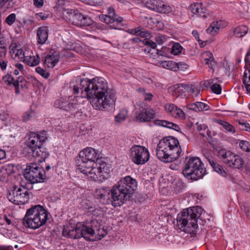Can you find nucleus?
<instances>
[{
    "instance_id": "f257e3e1",
    "label": "nucleus",
    "mask_w": 250,
    "mask_h": 250,
    "mask_svg": "<svg viewBox=\"0 0 250 250\" xmlns=\"http://www.w3.org/2000/svg\"><path fill=\"white\" fill-rule=\"evenodd\" d=\"M82 97L90 99V103L96 109H107L115 101V93L107 86V83L102 77H96L90 80L81 81Z\"/></svg>"
},
{
    "instance_id": "f03ea898",
    "label": "nucleus",
    "mask_w": 250,
    "mask_h": 250,
    "mask_svg": "<svg viewBox=\"0 0 250 250\" xmlns=\"http://www.w3.org/2000/svg\"><path fill=\"white\" fill-rule=\"evenodd\" d=\"M137 187L136 180L130 176L122 178L111 190L110 200L114 207H120L129 200Z\"/></svg>"
},
{
    "instance_id": "7ed1b4c3",
    "label": "nucleus",
    "mask_w": 250,
    "mask_h": 250,
    "mask_svg": "<svg viewBox=\"0 0 250 250\" xmlns=\"http://www.w3.org/2000/svg\"><path fill=\"white\" fill-rule=\"evenodd\" d=\"M181 152L178 140L172 136L163 138L160 141L156 148L157 158L165 163H170L177 159Z\"/></svg>"
},
{
    "instance_id": "20e7f679",
    "label": "nucleus",
    "mask_w": 250,
    "mask_h": 250,
    "mask_svg": "<svg viewBox=\"0 0 250 250\" xmlns=\"http://www.w3.org/2000/svg\"><path fill=\"white\" fill-rule=\"evenodd\" d=\"M29 136L24 151L37 159L38 162L44 161L49 155L46 148L42 146L47 139L46 131H43L40 134L31 132Z\"/></svg>"
},
{
    "instance_id": "39448f33",
    "label": "nucleus",
    "mask_w": 250,
    "mask_h": 250,
    "mask_svg": "<svg viewBox=\"0 0 250 250\" xmlns=\"http://www.w3.org/2000/svg\"><path fill=\"white\" fill-rule=\"evenodd\" d=\"M49 216L50 213L43 206L35 205L27 210L22 224L26 228L36 229L44 225Z\"/></svg>"
},
{
    "instance_id": "423d86ee",
    "label": "nucleus",
    "mask_w": 250,
    "mask_h": 250,
    "mask_svg": "<svg viewBox=\"0 0 250 250\" xmlns=\"http://www.w3.org/2000/svg\"><path fill=\"white\" fill-rule=\"evenodd\" d=\"M185 163L182 173L188 179L196 181L202 178L206 174V169L199 158L187 157L185 159Z\"/></svg>"
},
{
    "instance_id": "0eeeda50",
    "label": "nucleus",
    "mask_w": 250,
    "mask_h": 250,
    "mask_svg": "<svg viewBox=\"0 0 250 250\" xmlns=\"http://www.w3.org/2000/svg\"><path fill=\"white\" fill-rule=\"evenodd\" d=\"M24 178L31 184L42 183L46 179L44 169L35 163H30L24 170Z\"/></svg>"
},
{
    "instance_id": "6e6552de",
    "label": "nucleus",
    "mask_w": 250,
    "mask_h": 250,
    "mask_svg": "<svg viewBox=\"0 0 250 250\" xmlns=\"http://www.w3.org/2000/svg\"><path fill=\"white\" fill-rule=\"evenodd\" d=\"M129 152L130 159L136 165H144L149 159V151L144 146L134 145L130 148Z\"/></svg>"
},
{
    "instance_id": "1a4fd4ad",
    "label": "nucleus",
    "mask_w": 250,
    "mask_h": 250,
    "mask_svg": "<svg viewBox=\"0 0 250 250\" xmlns=\"http://www.w3.org/2000/svg\"><path fill=\"white\" fill-rule=\"evenodd\" d=\"M7 198L15 205L23 204L29 199V192L25 188H18L14 186L9 190Z\"/></svg>"
},
{
    "instance_id": "9d476101",
    "label": "nucleus",
    "mask_w": 250,
    "mask_h": 250,
    "mask_svg": "<svg viewBox=\"0 0 250 250\" xmlns=\"http://www.w3.org/2000/svg\"><path fill=\"white\" fill-rule=\"evenodd\" d=\"M99 19L101 21L110 24V26L113 29H120L121 26L126 24L124 23L123 18L117 15L115 9L112 7L108 8L107 15H100Z\"/></svg>"
},
{
    "instance_id": "9b49d317",
    "label": "nucleus",
    "mask_w": 250,
    "mask_h": 250,
    "mask_svg": "<svg viewBox=\"0 0 250 250\" xmlns=\"http://www.w3.org/2000/svg\"><path fill=\"white\" fill-rule=\"evenodd\" d=\"M65 17L70 23L77 26H90L93 21L90 18L75 9H68Z\"/></svg>"
},
{
    "instance_id": "f8f14e48",
    "label": "nucleus",
    "mask_w": 250,
    "mask_h": 250,
    "mask_svg": "<svg viewBox=\"0 0 250 250\" xmlns=\"http://www.w3.org/2000/svg\"><path fill=\"white\" fill-rule=\"evenodd\" d=\"M148 8L160 13L168 14L172 11V7L162 0H143Z\"/></svg>"
},
{
    "instance_id": "ddd939ff",
    "label": "nucleus",
    "mask_w": 250,
    "mask_h": 250,
    "mask_svg": "<svg viewBox=\"0 0 250 250\" xmlns=\"http://www.w3.org/2000/svg\"><path fill=\"white\" fill-rule=\"evenodd\" d=\"M78 169L93 180V175L97 172L95 168L96 161H87L78 159L76 161Z\"/></svg>"
},
{
    "instance_id": "4468645a",
    "label": "nucleus",
    "mask_w": 250,
    "mask_h": 250,
    "mask_svg": "<svg viewBox=\"0 0 250 250\" xmlns=\"http://www.w3.org/2000/svg\"><path fill=\"white\" fill-rule=\"evenodd\" d=\"M189 217L188 215L187 214L185 209L181 212L180 214H178L176 218V227L178 229L181 231H183L186 233H190L194 234L196 229L192 228L191 229L189 227V224H188Z\"/></svg>"
},
{
    "instance_id": "2eb2a0df",
    "label": "nucleus",
    "mask_w": 250,
    "mask_h": 250,
    "mask_svg": "<svg viewBox=\"0 0 250 250\" xmlns=\"http://www.w3.org/2000/svg\"><path fill=\"white\" fill-rule=\"evenodd\" d=\"M82 226L81 222H78L75 226L71 224L63 226L62 235L66 238L79 239L80 238L81 230L80 227Z\"/></svg>"
},
{
    "instance_id": "dca6fc26",
    "label": "nucleus",
    "mask_w": 250,
    "mask_h": 250,
    "mask_svg": "<svg viewBox=\"0 0 250 250\" xmlns=\"http://www.w3.org/2000/svg\"><path fill=\"white\" fill-rule=\"evenodd\" d=\"M188 215L189 220L192 221L189 223V225L193 229H196L198 228L197 219L200 217L203 210V208L199 206L192 207L186 209H184Z\"/></svg>"
},
{
    "instance_id": "f3484780",
    "label": "nucleus",
    "mask_w": 250,
    "mask_h": 250,
    "mask_svg": "<svg viewBox=\"0 0 250 250\" xmlns=\"http://www.w3.org/2000/svg\"><path fill=\"white\" fill-rule=\"evenodd\" d=\"M136 121L140 122H146L154 118L155 112L152 108H146L140 106L139 111L136 113Z\"/></svg>"
},
{
    "instance_id": "a211bd4d",
    "label": "nucleus",
    "mask_w": 250,
    "mask_h": 250,
    "mask_svg": "<svg viewBox=\"0 0 250 250\" xmlns=\"http://www.w3.org/2000/svg\"><path fill=\"white\" fill-rule=\"evenodd\" d=\"M95 168L97 169V172H95L93 175V181H97L99 177L103 176V173H109L110 171V165L104 162L102 159H98L96 161Z\"/></svg>"
},
{
    "instance_id": "6ab92c4d",
    "label": "nucleus",
    "mask_w": 250,
    "mask_h": 250,
    "mask_svg": "<svg viewBox=\"0 0 250 250\" xmlns=\"http://www.w3.org/2000/svg\"><path fill=\"white\" fill-rule=\"evenodd\" d=\"M190 9L193 14L197 15L199 17L204 19L211 17L212 15L211 11L204 7L203 4L201 3L191 4Z\"/></svg>"
},
{
    "instance_id": "aec40b11",
    "label": "nucleus",
    "mask_w": 250,
    "mask_h": 250,
    "mask_svg": "<svg viewBox=\"0 0 250 250\" xmlns=\"http://www.w3.org/2000/svg\"><path fill=\"white\" fill-rule=\"evenodd\" d=\"M94 219H92L90 221L86 220L84 223H82V226H80L81 230L80 237H83L85 240H89L91 236H94V229L93 228L92 223Z\"/></svg>"
},
{
    "instance_id": "412c9836",
    "label": "nucleus",
    "mask_w": 250,
    "mask_h": 250,
    "mask_svg": "<svg viewBox=\"0 0 250 250\" xmlns=\"http://www.w3.org/2000/svg\"><path fill=\"white\" fill-rule=\"evenodd\" d=\"M59 59V52L54 49H52L45 56L43 60L44 65L48 68H53L58 63Z\"/></svg>"
},
{
    "instance_id": "4be33fe9",
    "label": "nucleus",
    "mask_w": 250,
    "mask_h": 250,
    "mask_svg": "<svg viewBox=\"0 0 250 250\" xmlns=\"http://www.w3.org/2000/svg\"><path fill=\"white\" fill-rule=\"evenodd\" d=\"M78 159L96 161L98 159V156L95 149L92 147H87L80 152Z\"/></svg>"
},
{
    "instance_id": "5701e85b",
    "label": "nucleus",
    "mask_w": 250,
    "mask_h": 250,
    "mask_svg": "<svg viewBox=\"0 0 250 250\" xmlns=\"http://www.w3.org/2000/svg\"><path fill=\"white\" fill-rule=\"evenodd\" d=\"M92 224L94 225L93 228L94 229V235L99 236L100 238L99 239H101V237L103 238L107 234V232L103 226V221L102 220L94 219Z\"/></svg>"
},
{
    "instance_id": "b1692460",
    "label": "nucleus",
    "mask_w": 250,
    "mask_h": 250,
    "mask_svg": "<svg viewBox=\"0 0 250 250\" xmlns=\"http://www.w3.org/2000/svg\"><path fill=\"white\" fill-rule=\"evenodd\" d=\"M48 27L42 26L39 27L37 30V43L42 45L44 44L48 37Z\"/></svg>"
},
{
    "instance_id": "393cba45",
    "label": "nucleus",
    "mask_w": 250,
    "mask_h": 250,
    "mask_svg": "<svg viewBox=\"0 0 250 250\" xmlns=\"http://www.w3.org/2000/svg\"><path fill=\"white\" fill-rule=\"evenodd\" d=\"M188 84L178 83L171 86L169 90L172 91L173 96L178 97L179 96H186V92L188 89Z\"/></svg>"
},
{
    "instance_id": "a878e982",
    "label": "nucleus",
    "mask_w": 250,
    "mask_h": 250,
    "mask_svg": "<svg viewBox=\"0 0 250 250\" xmlns=\"http://www.w3.org/2000/svg\"><path fill=\"white\" fill-rule=\"evenodd\" d=\"M58 107L68 112H72L77 109L78 104L68 101L60 100L56 103Z\"/></svg>"
},
{
    "instance_id": "bb28decb",
    "label": "nucleus",
    "mask_w": 250,
    "mask_h": 250,
    "mask_svg": "<svg viewBox=\"0 0 250 250\" xmlns=\"http://www.w3.org/2000/svg\"><path fill=\"white\" fill-rule=\"evenodd\" d=\"M207 161L211 166L213 170L223 176H226L227 174L222 166L212 157H206Z\"/></svg>"
},
{
    "instance_id": "cd10ccee",
    "label": "nucleus",
    "mask_w": 250,
    "mask_h": 250,
    "mask_svg": "<svg viewBox=\"0 0 250 250\" xmlns=\"http://www.w3.org/2000/svg\"><path fill=\"white\" fill-rule=\"evenodd\" d=\"M207 161L211 166L213 170L223 176H226L227 174L222 166L212 157H206Z\"/></svg>"
},
{
    "instance_id": "c85d7f7f",
    "label": "nucleus",
    "mask_w": 250,
    "mask_h": 250,
    "mask_svg": "<svg viewBox=\"0 0 250 250\" xmlns=\"http://www.w3.org/2000/svg\"><path fill=\"white\" fill-rule=\"evenodd\" d=\"M207 161L211 166L213 170L223 176H226L227 174L222 166L212 157H206Z\"/></svg>"
},
{
    "instance_id": "c756f323",
    "label": "nucleus",
    "mask_w": 250,
    "mask_h": 250,
    "mask_svg": "<svg viewBox=\"0 0 250 250\" xmlns=\"http://www.w3.org/2000/svg\"><path fill=\"white\" fill-rule=\"evenodd\" d=\"M207 161L211 166L213 170L223 176H226L227 174L222 166L212 157H206Z\"/></svg>"
},
{
    "instance_id": "7c9ffc66",
    "label": "nucleus",
    "mask_w": 250,
    "mask_h": 250,
    "mask_svg": "<svg viewBox=\"0 0 250 250\" xmlns=\"http://www.w3.org/2000/svg\"><path fill=\"white\" fill-rule=\"evenodd\" d=\"M207 161L211 166L213 170L223 176H226L227 174L222 166L212 157H206Z\"/></svg>"
},
{
    "instance_id": "2f4dec72",
    "label": "nucleus",
    "mask_w": 250,
    "mask_h": 250,
    "mask_svg": "<svg viewBox=\"0 0 250 250\" xmlns=\"http://www.w3.org/2000/svg\"><path fill=\"white\" fill-rule=\"evenodd\" d=\"M2 81L8 87H14L16 94H19L20 93V90H18V83H16V79L14 78L10 74L7 73L4 76L2 77Z\"/></svg>"
},
{
    "instance_id": "473e14b6",
    "label": "nucleus",
    "mask_w": 250,
    "mask_h": 250,
    "mask_svg": "<svg viewBox=\"0 0 250 250\" xmlns=\"http://www.w3.org/2000/svg\"><path fill=\"white\" fill-rule=\"evenodd\" d=\"M244 165V160L239 155L234 154L228 166L233 168H242Z\"/></svg>"
},
{
    "instance_id": "72a5a7b5",
    "label": "nucleus",
    "mask_w": 250,
    "mask_h": 250,
    "mask_svg": "<svg viewBox=\"0 0 250 250\" xmlns=\"http://www.w3.org/2000/svg\"><path fill=\"white\" fill-rule=\"evenodd\" d=\"M187 108L189 110H194L195 112H200L203 110H208L209 106L202 102H197L194 103L188 104Z\"/></svg>"
},
{
    "instance_id": "f704fd0d",
    "label": "nucleus",
    "mask_w": 250,
    "mask_h": 250,
    "mask_svg": "<svg viewBox=\"0 0 250 250\" xmlns=\"http://www.w3.org/2000/svg\"><path fill=\"white\" fill-rule=\"evenodd\" d=\"M162 65L163 67L176 71L179 68H182L183 65L185 64L181 62H176L172 61H163L162 62Z\"/></svg>"
},
{
    "instance_id": "c9c22d12",
    "label": "nucleus",
    "mask_w": 250,
    "mask_h": 250,
    "mask_svg": "<svg viewBox=\"0 0 250 250\" xmlns=\"http://www.w3.org/2000/svg\"><path fill=\"white\" fill-rule=\"evenodd\" d=\"M234 154L230 151L221 149L218 151V156L224 164L228 165Z\"/></svg>"
},
{
    "instance_id": "e433bc0d",
    "label": "nucleus",
    "mask_w": 250,
    "mask_h": 250,
    "mask_svg": "<svg viewBox=\"0 0 250 250\" xmlns=\"http://www.w3.org/2000/svg\"><path fill=\"white\" fill-rule=\"evenodd\" d=\"M223 22L224 21H222L212 22L209 26L207 29V32L212 35H215L221 26L223 25Z\"/></svg>"
},
{
    "instance_id": "4c0bfd02",
    "label": "nucleus",
    "mask_w": 250,
    "mask_h": 250,
    "mask_svg": "<svg viewBox=\"0 0 250 250\" xmlns=\"http://www.w3.org/2000/svg\"><path fill=\"white\" fill-rule=\"evenodd\" d=\"M155 123L163 127H166L170 129H172L177 131H179V130H180V127L178 125L166 120H158L155 121Z\"/></svg>"
},
{
    "instance_id": "58836bf2",
    "label": "nucleus",
    "mask_w": 250,
    "mask_h": 250,
    "mask_svg": "<svg viewBox=\"0 0 250 250\" xmlns=\"http://www.w3.org/2000/svg\"><path fill=\"white\" fill-rule=\"evenodd\" d=\"M23 61L28 65L34 66L40 63L41 59L39 55L37 54L36 56L25 57Z\"/></svg>"
},
{
    "instance_id": "ea45409f",
    "label": "nucleus",
    "mask_w": 250,
    "mask_h": 250,
    "mask_svg": "<svg viewBox=\"0 0 250 250\" xmlns=\"http://www.w3.org/2000/svg\"><path fill=\"white\" fill-rule=\"evenodd\" d=\"M249 28L245 25H239L233 30V35L236 37L241 38L244 37L248 32Z\"/></svg>"
},
{
    "instance_id": "a19ab883",
    "label": "nucleus",
    "mask_w": 250,
    "mask_h": 250,
    "mask_svg": "<svg viewBox=\"0 0 250 250\" xmlns=\"http://www.w3.org/2000/svg\"><path fill=\"white\" fill-rule=\"evenodd\" d=\"M202 57L205 64H208L210 68H212L213 65L215 63L212 54L209 51L205 52L202 54Z\"/></svg>"
},
{
    "instance_id": "79ce46f5",
    "label": "nucleus",
    "mask_w": 250,
    "mask_h": 250,
    "mask_svg": "<svg viewBox=\"0 0 250 250\" xmlns=\"http://www.w3.org/2000/svg\"><path fill=\"white\" fill-rule=\"evenodd\" d=\"M14 172V166L12 164H8L4 167H3L0 172V179L1 181L4 180L5 175H9Z\"/></svg>"
},
{
    "instance_id": "37998d69",
    "label": "nucleus",
    "mask_w": 250,
    "mask_h": 250,
    "mask_svg": "<svg viewBox=\"0 0 250 250\" xmlns=\"http://www.w3.org/2000/svg\"><path fill=\"white\" fill-rule=\"evenodd\" d=\"M108 190L107 188L106 187L97 188L95 192V198L98 199H104L106 194L109 193Z\"/></svg>"
},
{
    "instance_id": "c03bdc74",
    "label": "nucleus",
    "mask_w": 250,
    "mask_h": 250,
    "mask_svg": "<svg viewBox=\"0 0 250 250\" xmlns=\"http://www.w3.org/2000/svg\"><path fill=\"white\" fill-rule=\"evenodd\" d=\"M217 123L221 125L228 132L234 134L236 132V130L232 125L229 124V122L223 120H218Z\"/></svg>"
},
{
    "instance_id": "a18cd8bd",
    "label": "nucleus",
    "mask_w": 250,
    "mask_h": 250,
    "mask_svg": "<svg viewBox=\"0 0 250 250\" xmlns=\"http://www.w3.org/2000/svg\"><path fill=\"white\" fill-rule=\"evenodd\" d=\"M35 117L36 112L34 110L30 109L23 114L22 116V121L24 122H26Z\"/></svg>"
},
{
    "instance_id": "49530a36",
    "label": "nucleus",
    "mask_w": 250,
    "mask_h": 250,
    "mask_svg": "<svg viewBox=\"0 0 250 250\" xmlns=\"http://www.w3.org/2000/svg\"><path fill=\"white\" fill-rule=\"evenodd\" d=\"M188 89L193 96L197 97L200 93L201 91V86L194 84H188Z\"/></svg>"
},
{
    "instance_id": "de8ad7c7",
    "label": "nucleus",
    "mask_w": 250,
    "mask_h": 250,
    "mask_svg": "<svg viewBox=\"0 0 250 250\" xmlns=\"http://www.w3.org/2000/svg\"><path fill=\"white\" fill-rule=\"evenodd\" d=\"M239 146L244 151L250 152V142L246 140H240Z\"/></svg>"
},
{
    "instance_id": "09e8293b",
    "label": "nucleus",
    "mask_w": 250,
    "mask_h": 250,
    "mask_svg": "<svg viewBox=\"0 0 250 250\" xmlns=\"http://www.w3.org/2000/svg\"><path fill=\"white\" fill-rule=\"evenodd\" d=\"M7 7L12 8L15 6L19 5V3L18 0H0V5L2 6L8 2Z\"/></svg>"
},
{
    "instance_id": "8fccbe9b",
    "label": "nucleus",
    "mask_w": 250,
    "mask_h": 250,
    "mask_svg": "<svg viewBox=\"0 0 250 250\" xmlns=\"http://www.w3.org/2000/svg\"><path fill=\"white\" fill-rule=\"evenodd\" d=\"M16 83H18V90H20V86H21L22 89L24 88H27V82L25 78L22 76H19L17 78Z\"/></svg>"
},
{
    "instance_id": "3c124183",
    "label": "nucleus",
    "mask_w": 250,
    "mask_h": 250,
    "mask_svg": "<svg viewBox=\"0 0 250 250\" xmlns=\"http://www.w3.org/2000/svg\"><path fill=\"white\" fill-rule=\"evenodd\" d=\"M182 49V46L179 43H175L172 46L170 52L172 54L177 55L181 52Z\"/></svg>"
},
{
    "instance_id": "603ef678",
    "label": "nucleus",
    "mask_w": 250,
    "mask_h": 250,
    "mask_svg": "<svg viewBox=\"0 0 250 250\" xmlns=\"http://www.w3.org/2000/svg\"><path fill=\"white\" fill-rule=\"evenodd\" d=\"M127 116V111L124 110L121 111L115 117V120L117 122H121L124 121Z\"/></svg>"
},
{
    "instance_id": "864d4df0",
    "label": "nucleus",
    "mask_w": 250,
    "mask_h": 250,
    "mask_svg": "<svg viewBox=\"0 0 250 250\" xmlns=\"http://www.w3.org/2000/svg\"><path fill=\"white\" fill-rule=\"evenodd\" d=\"M36 71L45 79H48L50 76V73L46 71L40 66L36 67Z\"/></svg>"
},
{
    "instance_id": "5fc2aeb1",
    "label": "nucleus",
    "mask_w": 250,
    "mask_h": 250,
    "mask_svg": "<svg viewBox=\"0 0 250 250\" xmlns=\"http://www.w3.org/2000/svg\"><path fill=\"white\" fill-rule=\"evenodd\" d=\"M173 116L175 118H179L181 119H185L186 118V115L184 112L178 107L175 109V112Z\"/></svg>"
},
{
    "instance_id": "6e6d98bb",
    "label": "nucleus",
    "mask_w": 250,
    "mask_h": 250,
    "mask_svg": "<svg viewBox=\"0 0 250 250\" xmlns=\"http://www.w3.org/2000/svg\"><path fill=\"white\" fill-rule=\"evenodd\" d=\"M16 20V15L15 13H11L5 19V22L9 25H12Z\"/></svg>"
},
{
    "instance_id": "4d7b16f0",
    "label": "nucleus",
    "mask_w": 250,
    "mask_h": 250,
    "mask_svg": "<svg viewBox=\"0 0 250 250\" xmlns=\"http://www.w3.org/2000/svg\"><path fill=\"white\" fill-rule=\"evenodd\" d=\"M140 30L139 31V36L142 38H151V33L147 30H145L143 27L140 26Z\"/></svg>"
},
{
    "instance_id": "13d9d810",
    "label": "nucleus",
    "mask_w": 250,
    "mask_h": 250,
    "mask_svg": "<svg viewBox=\"0 0 250 250\" xmlns=\"http://www.w3.org/2000/svg\"><path fill=\"white\" fill-rule=\"evenodd\" d=\"M239 128L241 130L250 131V125L247 122H238Z\"/></svg>"
},
{
    "instance_id": "bf43d9fd",
    "label": "nucleus",
    "mask_w": 250,
    "mask_h": 250,
    "mask_svg": "<svg viewBox=\"0 0 250 250\" xmlns=\"http://www.w3.org/2000/svg\"><path fill=\"white\" fill-rule=\"evenodd\" d=\"M211 89L216 94H220L221 93L222 87L220 84L214 83L211 86Z\"/></svg>"
},
{
    "instance_id": "052dcab7",
    "label": "nucleus",
    "mask_w": 250,
    "mask_h": 250,
    "mask_svg": "<svg viewBox=\"0 0 250 250\" xmlns=\"http://www.w3.org/2000/svg\"><path fill=\"white\" fill-rule=\"evenodd\" d=\"M142 42L145 45L150 47L152 49H155L157 47L156 42L149 40L148 39H145L142 41Z\"/></svg>"
},
{
    "instance_id": "680f3d73",
    "label": "nucleus",
    "mask_w": 250,
    "mask_h": 250,
    "mask_svg": "<svg viewBox=\"0 0 250 250\" xmlns=\"http://www.w3.org/2000/svg\"><path fill=\"white\" fill-rule=\"evenodd\" d=\"M192 34L193 35V36L195 37L196 40L199 42V44L201 47H203L205 45L206 42H202V40H200V37H199V34L197 30H193L192 32Z\"/></svg>"
},
{
    "instance_id": "e2e57ef3",
    "label": "nucleus",
    "mask_w": 250,
    "mask_h": 250,
    "mask_svg": "<svg viewBox=\"0 0 250 250\" xmlns=\"http://www.w3.org/2000/svg\"><path fill=\"white\" fill-rule=\"evenodd\" d=\"M140 26H139L136 28H133V29H128L126 31L127 33H128L132 35L139 36V31L140 30Z\"/></svg>"
},
{
    "instance_id": "0e129e2a",
    "label": "nucleus",
    "mask_w": 250,
    "mask_h": 250,
    "mask_svg": "<svg viewBox=\"0 0 250 250\" xmlns=\"http://www.w3.org/2000/svg\"><path fill=\"white\" fill-rule=\"evenodd\" d=\"M19 48H20V47L19 45H18L17 43L12 42L9 46L10 53L12 55H14L16 50L19 49Z\"/></svg>"
},
{
    "instance_id": "69168bd1",
    "label": "nucleus",
    "mask_w": 250,
    "mask_h": 250,
    "mask_svg": "<svg viewBox=\"0 0 250 250\" xmlns=\"http://www.w3.org/2000/svg\"><path fill=\"white\" fill-rule=\"evenodd\" d=\"M15 55V58H18L19 59L24 58V53L22 49L21 48H19L18 50H16L15 53L14 54Z\"/></svg>"
},
{
    "instance_id": "338daca9",
    "label": "nucleus",
    "mask_w": 250,
    "mask_h": 250,
    "mask_svg": "<svg viewBox=\"0 0 250 250\" xmlns=\"http://www.w3.org/2000/svg\"><path fill=\"white\" fill-rule=\"evenodd\" d=\"M102 1V0H88L87 4L92 6L100 5Z\"/></svg>"
},
{
    "instance_id": "774afa93",
    "label": "nucleus",
    "mask_w": 250,
    "mask_h": 250,
    "mask_svg": "<svg viewBox=\"0 0 250 250\" xmlns=\"http://www.w3.org/2000/svg\"><path fill=\"white\" fill-rule=\"evenodd\" d=\"M33 3L35 6L37 8H41L43 6L44 4L43 0H33Z\"/></svg>"
}]
</instances>
